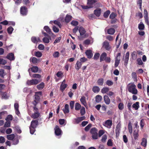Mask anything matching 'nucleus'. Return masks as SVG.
<instances>
[{"instance_id":"20e7f679","label":"nucleus","mask_w":149,"mask_h":149,"mask_svg":"<svg viewBox=\"0 0 149 149\" xmlns=\"http://www.w3.org/2000/svg\"><path fill=\"white\" fill-rule=\"evenodd\" d=\"M120 53H118L117 54L116 56L115 63V66L116 67L118 66L120 63Z\"/></svg>"},{"instance_id":"338daca9","label":"nucleus","mask_w":149,"mask_h":149,"mask_svg":"<svg viewBox=\"0 0 149 149\" xmlns=\"http://www.w3.org/2000/svg\"><path fill=\"white\" fill-rule=\"evenodd\" d=\"M107 138V136L106 135H104L102 137L101 141L102 142H104L105 141Z\"/></svg>"},{"instance_id":"c756f323","label":"nucleus","mask_w":149,"mask_h":149,"mask_svg":"<svg viewBox=\"0 0 149 149\" xmlns=\"http://www.w3.org/2000/svg\"><path fill=\"white\" fill-rule=\"evenodd\" d=\"M31 69L33 72L36 73L38 70V68L37 66H33L31 67Z\"/></svg>"},{"instance_id":"39448f33","label":"nucleus","mask_w":149,"mask_h":149,"mask_svg":"<svg viewBox=\"0 0 149 149\" xmlns=\"http://www.w3.org/2000/svg\"><path fill=\"white\" fill-rule=\"evenodd\" d=\"M44 29L49 34L53 37H55V36L52 33L51 31V29L49 28V27L47 26H45L44 28Z\"/></svg>"},{"instance_id":"bb28decb","label":"nucleus","mask_w":149,"mask_h":149,"mask_svg":"<svg viewBox=\"0 0 149 149\" xmlns=\"http://www.w3.org/2000/svg\"><path fill=\"white\" fill-rule=\"evenodd\" d=\"M93 91L95 93H98L100 91V88L98 86H93L92 88Z\"/></svg>"},{"instance_id":"4c0bfd02","label":"nucleus","mask_w":149,"mask_h":149,"mask_svg":"<svg viewBox=\"0 0 149 149\" xmlns=\"http://www.w3.org/2000/svg\"><path fill=\"white\" fill-rule=\"evenodd\" d=\"M128 130L129 132L131 134L132 133V124L131 122H130L128 123Z\"/></svg>"},{"instance_id":"e433bc0d","label":"nucleus","mask_w":149,"mask_h":149,"mask_svg":"<svg viewBox=\"0 0 149 149\" xmlns=\"http://www.w3.org/2000/svg\"><path fill=\"white\" fill-rule=\"evenodd\" d=\"M97 84L99 85H103L104 83V79L103 78L99 79L97 81Z\"/></svg>"},{"instance_id":"3c124183","label":"nucleus","mask_w":149,"mask_h":149,"mask_svg":"<svg viewBox=\"0 0 149 149\" xmlns=\"http://www.w3.org/2000/svg\"><path fill=\"white\" fill-rule=\"evenodd\" d=\"M10 121H7L5 123L4 125V127H10Z\"/></svg>"},{"instance_id":"4d7b16f0","label":"nucleus","mask_w":149,"mask_h":149,"mask_svg":"<svg viewBox=\"0 0 149 149\" xmlns=\"http://www.w3.org/2000/svg\"><path fill=\"white\" fill-rule=\"evenodd\" d=\"M7 30L8 33L11 34L13 30V29L12 27L10 26L7 29Z\"/></svg>"},{"instance_id":"473e14b6","label":"nucleus","mask_w":149,"mask_h":149,"mask_svg":"<svg viewBox=\"0 0 149 149\" xmlns=\"http://www.w3.org/2000/svg\"><path fill=\"white\" fill-rule=\"evenodd\" d=\"M115 32V29L113 28H111L107 30V33L109 34L113 35Z\"/></svg>"},{"instance_id":"aec40b11","label":"nucleus","mask_w":149,"mask_h":149,"mask_svg":"<svg viewBox=\"0 0 149 149\" xmlns=\"http://www.w3.org/2000/svg\"><path fill=\"white\" fill-rule=\"evenodd\" d=\"M81 63L80 62L77 61L75 66V69L77 70H79L81 67Z\"/></svg>"},{"instance_id":"680f3d73","label":"nucleus","mask_w":149,"mask_h":149,"mask_svg":"<svg viewBox=\"0 0 149 149\" xmlns=\"http://www.w3.org/2000/svg\"><path fill=\"white\" fill-rule=\"evenodd\" d=\"M116 16V14L113 12L110 15L109 18L111 19H114Z\"/></svg>"},{"instance_id":"1a4fd4ad","label":"nucleus","mask_w":149,"mask_h":149,"mask_svg":"<svg viewBox=\"0 0 149 149\" xmlns=\"http://www.w3.org/2000/svg\"><path fill=\"white\" fill-rule=\"evenodd\" d=\"M103 47H104L106 50H109L111 48L109 42L107 40H105L104 42Z\"/></svg>"},{"instance_id":"a19ab883","label":"nucleus","mask_w":149,"mask_h":149,"mask_svg":"<svg viewBox=\"0 0 149 149\" xmlns=\"http://www.w3.org/2000/svg\"><path fill=\"white\" fill-rule=\"evenodd\" d=\"M29 74H30V75L31 77H33L34 78L40 79L41 78V75L38 74H33L31 76V75L30 73L29 72Z\"/></svg>"},{"instance_id":"9d476101","label":"nucleus","mask_w":149,"mask_h":149,"mask_svg":"<svg viewBox=\"0 0 149 149\" xmlns=\"http://www.w3.org/2000/svg\"><path fill=\"white\" fill-rule=\"evenodd\" d=\"M54 130L55 133L56 135L59 136L61 135L62 131L58 126L56 125V126Z\"/></svg>"},{"instance_id":"f704fd0d","label":"nucleus","mask_w":149,"mask_h":149,"mask_svg":"<svg viewBox=\"0 0 149 149\" xmlns=\"http://www.w3.org/2000/svg\"><path fill=\"white\" fill-rule=\"evenodd\" d=\"M102 99V97L100 95H97L95 97V100L96 102H100Z\"/></svg>"},{"instance_id":"6ab92c4d","label":"nucleus","mask_w":149,"mask_h":149,"mask_svg":"<svg viewBox=\"0 0 149 149\" xmlns=\"http://www.w3.org/2000/svg\"><path fill=\"white\" fill-rule=\"evenodd\" d=\"M107 54L105 52L103 53L101 55L100 58V62L104 60L105 58L106 57Z\"/></svg>"},{"instance_id":"9b49d317","label":"nucleus","mask_w":149,"mask_h":149,"mask_svg":"<svg viewBox=\"0 0 149 149\" xmlns=\"http://www.w3.org/2000/svg\"><path fill=\"white\" fill-rule=\"evenodd\" d=\"M6 58L10 61H13L15 59L14 54L12 53H9L6 56Z\"/></svg>"},{"instance_id":"de8ad7c7","label":"nucleus","mask_w":149,"mask_h":149,"mask_svg":"<svg viewBox=\"0 0 149 149\" xmlns=\"http://www.w3.org/2000/svg\"><path fill=\"white\" fill-rule=\"evenodd\" d=\"M104 99L105 102H110V100L108 95H104Z\"/></svg>"},{"instance_id":"c85d7f7f","label":"nucleus","mask_w":149,"mask_h":149,"mask_svg":"<svg viewBox=\"0 0 149 149\" xmlns=\"http://www.w3.org/2000/svg\"><path fill=\"white\" fill-rule=\"evenodd\" d=\"M69 105L68 104H66L65 106V109L63 110L64 113L65 114L68 113L69 112Z\"/></svg>"},{"instance_id":"7ed1b4c3","label":"nucleus","mask_w":149,"mask_h":149,"mask_svg":"<svg viewBox=\"0 0 149 149\" xmlns=\"http://www.w3.org/2000/svg\"><path fill=\"white\" fill-rule=\"evenodd\" d=\"M42 93L41 91L36 92L35 95V102H38L40 99V97L42 95Z\"/></svg>"},{"instance_id":"2f4dec72","label":"nucleus","mask_w":149,"mask_h":149,"mask_svg":"<svg viewBox=\"0 0 149 149\" xmlns=\"http://www.w3.org/2000/svg\"><path fill=\"white\" fill-rule=\"evenodd\" d=\"M145 124V121L144 119H142L141 120L140 123V125L141 126V129H143V127Z\"/></svg>"},{"instance_id":"f257e3e1","label":"nucleus","mask_w":149,"mask_h":149,"mask_svg":"<svg viewBox=\"0 0 149 149\" xmlns=\"http://www.w3.org/2000/svg\"><path fill=\"white\" fill-rule=\"evenodd\" d=\"M136 86L134 84L129 86L128 88V91L132 93L133 94H136L137 93V91L136 88Z\"/></svg>"},{"instance_id":"8fccbe9b","label":"nucleus","mask_w":149,"mask_h":149,"mask_svg":"<svg viewBox=\"0 0 149 149\" xmlns=\"http://www.w3.org/2000/svg\"><path fill=\"white\" fill-rule=\"evenodd\" d=\"M81 107V105L79 103H76L75 105V109L76 110H79L80 109Z\"/></svg>"},{"instance_id":"dca6fc26","label":"nucleus","mask_w":149,"mask_h":149,"mask_svg":"<svg viewBox=\"0 0 149 149\" xmlns=\"http://www.w3.org/2000/svg\"><path fill=\"white\" fill-rule=\"evenodd\" d=\"M19 107V105L18 103H15L14 108L15 110V113L18 115L20 114V113L18 109Z\"/></svg>"},{"instance_id":"412c9836","label":"nucleus","mask_w":149,"mask_h":149,"mask_svg":"<svg viewBox=\"0 0 149 149\" xmlns=\"http://www.w3.org/2000/svg\"><path fill=\"white\" fill-rule=\"evenodd\" d=\"M45 84L43 82H42L40 84L37 85L36 86L37 88L39 90L42 89L44 87Z\"/></svg>"},{"instance_id":"72a5a7b5","label":"nucleus","mask_w":149,"mask_h":149,"mask_svg":"<svg viewBox=\"0 0 149 149\" xmlns=\"http://www.w3.org/2000/svg\"><path fill=\"white\" fill-rule=\"evenodd\" d=\"M50 38L48 37H45L42 39L43 42L45 43H48L49 42Z\"/></svg>"},{"instance_id":"5701e85b","label":"nucleus","mask_w":149,"mask_h":149,"mask_svg":"<svg viewBox=\"0 0 149 149\" xmlns=\"http://www.w3.org/2000/svg\"><path fill=\"white\" fill-rule=\"evenodd\" d=\"M131 56L132 60H135L137 57V53L136 51H133L131 53Z\"/></svg>"},{"instance_id":"79ce46f5","label":"nucleus","mask_w":149,"mask_h":149,"mask_svg":"<svg viewBox=\"0 0 149 149\" xmlns=\"http://www.w3.org/2000/svg\"><path fill=\"white\" fill-rule=\"evenodd\" d=\"M132 107L135 110H137L139 107V103H134L132 105Z\"/></svg>"},{"instance_id":"a18cd8bd","label":"nucleus","mask_w":149,"mask_h":149,"mask_svg":"<svg viewBox=\"0 0 149 149\" xmlns=\"http://www.w3.org/2000/svg\"><path fill=\"white\" fill-rule=\"evenodd\" d=\"M97 129L95 127H94L92 128L90 130V132L92 134H93L95 133H97Z\"/></svg>"},{"instance_id":"393cba45","label":"nucleus","mask_w":149,"mask_h":149,"mask_svg":"<svg viewBox=\"0 0 149 149\" xmlns=\"http://www.w3.org/2000/svg\"><path fill=\"white\" fill-rule=\"evenodd\" d=\"M32 41L34 43H37L39 40V38H36V37H33L31 38Z\"/></svg>"},{"instance_id":"cd10ccee","label":"nucleus","mask_w":149,"mask_h":149,"mask_svg":"<svg viewBox=\"0 0 149 149\" xmlns=\"http://www.w3.org/2000/svg\"><path fill=\"white\" fill-rule=\"evenodd\" d=\"M15 137V135L14 134L7 135L6 136L7 139L9 140H13L14 138Z\"/></svg>"},{"instance_id":"37998d69","label":"nucleus","mask_w":149,"mask_h":149,"mask_svg":"<svg viewBox=\"0 0 149 149\" xmlns=\"http://www.w3.org/2000/svg\"><path fill=\"white\" fill-rule=\"evenodd\" d=\"M132 77L133 78L134 81H136L137 80V76L135 72H133L131 74Z\"/></svg>"},{"instance_id":"4468645a","label":"nucleus","mask_w":149,"mask_h":149,"mask_svg":"<svg viewBox=\"0 0 149 149\" xmlns=\"http://www.w3.org/2000/svg\"><path fill=\"white\" fill-rule=\"evenodd\" d=\"M101 9L100 8H98L94 10V13L96 16L99 17L101 15Z\"/></svg>"},{"instance_id":"864d4df0","label":"nucleus","mask_w":149,"mask_h":149,"mask_svg":"<svg viewBox=\"0 0 149 149\" xmlns=\"http://www.w3.org/2000/svg\"><path fill=\"white\" fill-rule=\"evenodd\" d=\"M5 119L7 121L12 120L13 119V116L12 115H9L7 116Z\"/></svg>"},{"instance_id":"a211bd4d","label":"nucleus","mask_w":149,"mask_h":149,"mask_svg":"<svg viewBox=\"0 0 149 149\" xmlns=\"http://www.w3.org/2000/svg\"><path fill=\"white\" fill-rule=\"evenodd\" d=\"M129 52H127L126 54L125 60V65L126 66L127 65L128 61L129 59Z\"/></svg>"},{"instance_id":"7c9ffc66","label":"nucleus","mask_w":149,"mask_h":149,"mask_svg":"<svg viewBox=\"0 0 149 149\" xmlns=\"http://www.w3.org/2000/svg\"><path fill=\"white\" fill-rule=\"evenodd\" d=\"M6 75V73L5 72L4 70L3 69H0V76L4 78L5 76Z\"/></svg>"},{"instance_id":"2eb2a0df","label":"nucleus","mask_w":149,"mask_h":149,"mask_svg":"<svg viewBox=\"0 0 149 149\" xmlns=\"http://www.w3.org/2000/svg\"><path fill=\"white\" fill-rule=\"evenodd\" d=\"M139 130H136L134 131L133 136L135 140L138 139V138L139 136Z\"/></svg>"},{"instance_id":"ddd939ff","label":"nucleus","mask_w":149,"mask_h":149,"mask_svg":"<svg viewBox=\"0 0 149 149\" xmlns=\"http://www.w3.org/2000/svg\"><path fill=\"white\" fill-rule=\"evenodd\" d=\"M85 54L88 58H91L93 57V54L91 50H87L85 52Z\"/></svg>"},{"instance_id":"09e8293b","label":"nucleus","mask_w":149,"mask_h":149,"mask_svg":"<svg viewBox=\"0 0 149 149\" xmlns=\"http://www.w3.org/2000/svg\"><path fill=\"white\" fill-rule=\"evenodd\" d=\"M100 56V54L99 53H96L94 54L93 59L95 60H97L98 59Z\"/></svg>"},{"instance_id":"49530a36","label":"nucleus","mask_w":149,"mask_h":149,"mask_svg":"<svg viewBox=\"0 0 149 149\" xmlns=\"http://www.w3.org/2000/svg\"><path fill=\"white\" fill-rule=\"evenodd\" d=\"M110 13V11L109 10H107L104 13L103 16L105 18H107L108 17Z\"/></svg>"},{"instance_id":"a878e982","label":"nucleus","mask_w":149,"mask_h":149,"mask_svg":"<svg viewBox=\"0 0 149 149\" xmlns=\"http://www.w3.org/2000/svg\"><path fill=\"white\" fill-rule=\"evenodd\" d=\"M147 142L146 139L143 138L142 139V142L141 143V145L144 147H145L146 146Z\"/></svg>"},{"instance_id":"6e6552de","label":"nucleus","mask_w":149,"mask_h":149,"mask_svg":"<svg viewBox=\"0 0 149 149\" xmlns=\"http://www.w3.org/2000/svg\"><path fill=\"white\" fill-rule=\"evenodd\" d=\"M97 2L95 0H88L87 4L89 5L90 8H92L95 6V3Z\"/></svg>"},{"instance_id":"bf43d9fd","label":"nucleus","mask_w":149,"mask_h":149,"mask_svg":"<svg viewBox=\"0 0 149 149\" xmlns=\"http://www.w3.org/2000/svg\"><path fill=\"white\" fill-rule=\"evenodd\" d=\"M92 124H89L85 128V130L86 132L88 131L89 130Z\"/></svg>"},{"instance_id":"774afa93","label":"nucleus","mask_w":149,"mask_h":149,"mask_svg":"<svg viewBox=\"0 0 149 149\" xmlns=\"http://www.w3.org/2000/svg\"><path fill=\"white\" fill-rule=\"evenodd\" d=\"M136 61L138 65H142L143 63L141 58H138Z\"/></svg>"},{"instance_id":"0e129e2a","label":"nucleus","mask_w":149,"mask_h":149,"mask_svg":"<svg viewBox=\"0 0 149 149\" xmlns=\"http://www.w3.org/2000/svg\"><path fill=\"white\" fill-rule=\"evenodd\" d=\"M106 39L110 41H112L113 40V37L110 35H108L106 36Z\"/></svg>"},{"instance_id":"6e6d98bb","label":"nucleus","mask_w":149,"mask_h":149,"mask_svg":"<svg viewBox=\"0 0 149 149\" xmlns=\"http://www.w3.org/2000/svg\"><path fill=\"white\" fill-rule=\"evenodd\" d=\"M35 128H36L32 127H31V126H30V133L31 134H34V132H35L36 130Z\"/></svg>"},{"instance_id":"13d9d810","label":"nucleus","mask_w":149,"mask_h":149,"mask_svg":"<svg viewBox=\"0 0 149 149\" xmlns=\"http://www.w3.org/2000/svg\"><path fill=\"white\" fill-rule=\"evenodd\" d=\"M86 111L85 108L84 107H83L80 110V113L81 116H83L85 113Z\"/></svg>"},{"instance_id":"b1692460","label":"nucleus","mask_w":149,"mask_h":149,"mask_svg":"<svg viewBox=\"0 0 149 149\" xmlns=\"http://www.w3.org/2000/svg\"><path fill=\"white\" fill-rule=\"evenodd\" d=\"M72 16L70 15H67L65 18V21L67 23H68L71 20Z\"/></svg>"},{"instance_id":"f8f14e48","label":"nucleus","mask_w":149,"mask_h":149,"mask_svg":"<svg viewBox=\"0 0 149 149\" xmlns=\"http://www.w3.org/2000/svg\"><path fill=\"white\" fill-rule=\"evenodd\" d=\"M104 124V123H103V125L105 126L108 127H110L112 125V122L111 120H108L105 122Z\"/></svg>"},{"instance_id":"5fc2aeb1","label":"nucleus","mask_w":149,"mask_h":149,"mask_svg":"<svg viewBox=\"0 0 149 149\" xmlns=\"http://www.w3.org/2000/svg\"><path fill=\"white\" fill-rule=\"evenodd\" d=\"M91 137L93 139H96L98 138V133H95L92 134Z\"/></svg>"},{"instance_id":"f3484780","label":"nucleus","mask_w":149,"mask_h":149,"mask_svg":"<svg viewBox=\"0 0 149 149\" xmlns=\"http://www.w3.org/2000/svg\"><path fill=\"white\" fill-rule=\"evenodd\" d=\"M40 116V113L39 112H35L33 113L31 117L33 119H36L38 118Z\"/></svg>"},{"instance_id":"ea45409f","label":"nucleus","mask_w":149,"mask_h":149,"mask_svg":"<svg viewBox=\"0 0 149 149\" xmlns=\"http://www.w3.org/2000/svg\"><path fill=\"white\" fill-rule=\"evenodd\" d=\"M1 95L2 98L5 99H8V97L7 95V93L6 92H1Z\"/></svg>"},{"instance_id":"f03ea898","label":"nucleus","mask_w":149,"mask_h":149,"mask_svg":"<svg viewBox=\"0 0 149 149\" xmlns=\"http://www.w3.org/2000/svg\"><path fill=\"white\" fill-rule=\"evenodd\" d=\"M40 81H39L38 80L34 79H32L30 80H28L26 82V84L28 85H36L38 84Z\"/></svg>"},{"instance_id":"c9c22d12","label":"nucleus","mask_w":149,"mask_h":149,"mask_svg":"<svg viewBox=\"0 0 149 149\" xmlns=\"http://www.w3.org/2000/svg\"><path fill=\"white\" fill-rule=\"evenodd\" d=\"M67 86V84H61L60 88V90H61L62 92H63Z\"/></svg>"},{"instance_id":"58836bf2","label":"nucleus","mask_w":149,"mask_h":149,"mask_svg":"<svg viewBox=\"0 0 149 149\" xmlns=\"http://www.w3.org/2000/svg\"><path fill=\"white\" fill-rule=\"evenodd\" d=\"M144 25L142 22H140L139 24L138 28L140 30H143L144 29Z\"/></svg>"},{"instance_id":"c03bdc74","label":"nucleus","mask_w":149,"mask_h":149,"mask_svg":"<svg viewBox=\"0 0 149 149\" xmlns=\"http://www.w3.org/2000/svg\"><path fill=\"white\" fill-rule=\"evenodd\" d=\"M109 90V88L108 87H104L101 90V92L103 93H105L108 92Z\"/></svg>"},{"instance_id":"423d86ee","label":"nucleus","mask_w":149,"mask_h":149,"mask_svg":"<svg viewBox=\"0 0 149 149\" xmlns=\"http://www.w3.org/2000/svg\"><path fill=\"white\" fill-rule=\"evenodd\" d=\"M38 124V120H33L31 122V125L30 126L32 127L36 128Z\"/></svg>"},{"instance_id":"e2e57ef3","label":"nucleus","mask_w":149,"mask_h":149,"mask_svg":"<svg viewBox=\"0 0 149 149\" xmlns=\"http://www.w3.org/2000/svg\"><path fill=\"white\" fill-rule=\"evenodd\" d=\"M106 83V84L108 86H112L113 84V82L111 81L110 80H107Z\"/></svg>"},{"instance_id":"4be33fe9","label":"nucleus","mask_w":149,"mask_h":149,"mask_svg":"<svg viewBox=\"0 0 149 149\" xmlns=\"http://www.w3.org/2000/svg\"><path fill=\"white\" fill-rule=\"evenodd\" d=\"M79 30L81 36L84 35L86 32L84 29L82 27H80L79 28Z\"/></svg>"},{"instance_id":"603ef678","label":"nucleus","mask_w":149,"mask_h":149,"mask_svg":"<svg viewBox=\"0 0 149 149\" xmlns=\"http://www.w3.org/2000/svg\"><path fill=\"white\" fill-rule=\"evenodd\" d=\"M7 61L4 59L0 58V65H4L7 63Z\"/></svg>"},{"instance_id":"0eeeda50","label":"nucleus","mask_w":149,"mask_h":149,"mask_svg":"<svg viewBox=\"0 0 149 149\" xmlns=\"http://www.w3.org/2000/svg\"><path fill=\"white\" fill-rule=\"evenodd\" d=\"M20 13L23 15H26L27 13V8L25 7H22L20 8Z\"/></svg>"},{"instance_id":"69168bd1","label":"nucleus","mask_w":149,"mask_h":149,"mask_svg":"<svg viewBox=\"0 0 149 149\" xmlns=\"http://www.w3.org/2000/svg\"><path fill=\"white\" fill-rule=\"evenodd\" d=\"M35 56L38 57H40L42 56V54L40 52H37L35 53Z\"/></svg>"},{"instance_id":"052dcab7","label":"nucleus","mask_w":149,"mask_h":149,"mask_svg":"<svg viewBox=\"0 0 149 149\" xmlns=\"http://www.w3.org/2000/svg\"><path fill=\"white\" fill-rule=\"evenodd\" d=\"M118 107L120 110H122L124 108V105L123 103H119Z\"/></svg>"}]
</instances>
